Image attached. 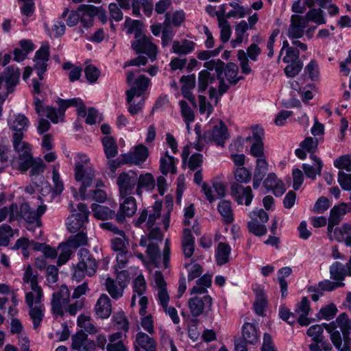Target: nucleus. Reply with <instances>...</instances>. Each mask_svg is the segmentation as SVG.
Returning <instances> with one entry per match:
<instances>
[{"label":"nucleus","mask_w":351,"mask_h":351,"mask_svg":"<svg viewBox=\"0 0 351 351\" xmlns=\"http://www.w3.org/2000/svg\"><path fill=\"white\" fill-rule=\"evenodd\" d=\"M78 256L80 261L77 265L80 271L77 272L84 271L88 276L94 275L97 269V263L90 252L85 248H81Z\"/></svg>","instance_id":"16"},{"label":"nucleus","mask_w":351,"mask_h":351,"mask_svg":"<svg viewBox=\"0 0 351 351\" xmlns=\"http://www.w3.org/2000/svg\"><path fill=\"white\" fill-rule=\"evenodd\" d=\"M91 208L94 216L98 219L106 220L112 219L117 215H115L114 211L112 210L107 206L93 204L91 205Z\"/></svg>","instance_id":"44"},{"label":"nucleus","mask_w":351,"mask_h":351,"mask_svg":"<svg viewBox=\"0 0 351 351\" xmlns=\"http://www.w3.org/2000/svg\"><path fill=\"white\" fill-rule=\"evenodd\" d=\"M43 296H34L32 293H26L25 302L28 306L29 315L32 320L34 329L38 328L44 317L45 307L43 304Z\"/></svg>","instance_id":"6"},{"label":"nucleus","mask_w":351,"mask_h":351,"mask_svg":"<svg viewBox=\"0 0 351 351\" xmlns=\"http://www.w3.org/2000/svg\"><path fill=\"white\" fill-rule=\"evenodd\" d=\"M212 283L211 276L204 274L196 281V285L191 289V293H204Z\"/></svg>","instance_id":"47"},{"label":"nucleus","mask_w":351,"mask_h":351,"mask_svg":"<svg viewBox=\"0 0 351 351\" xmlns=\"http://www.w3.org/2000/svg\"><path fill=\"white\" fill-rule=\"evenodd\" d=\"M84 306V299L71 302L70 291L66 285H62L58 291L52 294L51 310L55 316L63 317L65 313L75 316Z\"/></svg>","instance_id":"2"},{"label":"nucleus","mask_w":351,"mask_h":351,"mask_svg":"<svg viewBox=\"0 0 351 351\" xmlns=\"http://www.w3.org/2000/svg\"><path fill=\"white\" fill-rule=\"evenodd\" d=\"M16 152L19 155L18 168L21 173H25L29 169H31V176H37L44 172L45 164L40 158L33 157L30 144H23V148Z\"/></svg>","instance_id":"3"},{"label":"nucleus","mask_w":351,"mask_h":351,"mask_svg":"<svg viewBox=\"0 0 351 351\" xmlns=\"http://www.w3.org/2000/svg\"><path fill=\"white\" fill-rule=\"evenodd\" d=\"M351 210L349 204L341 203L337 206H335L330 212V218L338 220V222L342 220L343 217Z\"/></svg>","instance_id":"50"},{"label":"nucleus","mask_w":351,"mask_h":351,"mask_svg":"<svg viewBox=\"0 0 351 351\" xmlns=\"http://www.w3.org/2000/svg\"><path fill=\"white\" fill-rule=\"evenodd\" d=\"M23 280L24 283L29 284L34 296H43V289L38 282V272L34 271L30 265H28L24 272Z\"/></svg>","instance_id":"23"},{"label":"nucleus","mask_w":351,"mask_h":351,"mask_svg":"<svg viewBox=\"0 0 351 351\" xmlns=\"http://www.w3.org/2000/svg\"><path fill=\"white\" fill-rule=\"evenodd\" d=\"M330 276L331 279L337 282H342L348 276V269L346 267V265H344L338 261L335 262L330 267Z\"/></svg>","instance_id":"36"},{"label":"nucleus","mask_w":351,"mask_h":351,"mask_svg":"<svg viewBox=\"0 0 351 351\" xmlns=\"http://www.w3.org/2000/svg\"><path fill=\"white\" fill-rule=\"evenodd\" d=\"M135 40L132 42L131 47L136 53H145L153 62L156 59L157 46L152 43V37L147 36L141 29L134 31Z\"/></svg>","instance_id":"4"},{"label":"nucleus","mask_w":351,"mask_h":351,"mask_svg":"<svg viewBox=\"0 0 351 351\" xmlns=\"http://www.w3.org/2000/svg\"><path fill=\"white\" fill-rule=\"evenodd\" d=\"M123 200L120 203L119 211L116 215V220L119 223H123L125 217H132L136 213L137 207L134 197H121Z\"/></svg>","instance_id":"20"},{"label":"nucleus","mask_w":351,"mask_h":351,"mask_svg":"<svg viewBox=\"0 0 351 351\" xmlns=\"http://www.w3.org/2000/svg\"><path fill=\"white\" fill-rule=\"evenodd\" d=\"M179 160L171 156L169 152L167 151L160 158V171L164 176L168 173L174 175L177 173L176 165Z\"/></svg>","instance_id":"26"},{"label":"nucleus","mask_w":351,"mask_h":351,"mask_svg":"<svg viewBox=\"0 0 351 351\" xmlns=\"http://www.w3.org/2000/svg\"><path fill=\"white\" fill-rule=\"evenodd\" d=\"M252 134L245 138L247 143L250 144V154L256 158L264 156L265 131L262 127L254 125L251 128Z\"/></svg>","instance_id":"10"},{"label":"nucleus","mask_w":351,"mask_h":351,"mask_svg":"<svg viewBox=\"0 0 351 351\" xmlns=\"http://www.w3.org/2000/svg\"><path fill=\"white\" fill-rule=\"evenodd\" d=\"M179 105L181 108V114L189 128L190 123L194 121L195 120L194 112L186 101H180Z\"/></svg>","instance_id":"55"},{"label":"nucleus","mask_w":351,"mask_h":351,"mask_svg":"<svg viewBox=\"0 0 351 351\" xmlns=\"http://www.w3.org/2000/svg\"><path fill=\"white\" fill-rule=\"evenodd\" d=\"M97 7L92 5H81L78 8L80 19L82 25L86 28L93 25L94 18L96 16Z\"/></svg>","instance_id":"25"},{"label":"nucleus","mask_w":351,"mask_h":351,"mask_svg":"<svg viewBox=\"0 0 351 351\" xmlns=\"http://www.w3.org/2000/svg\"><path fill=\"white\" fill-rule=\"evenodd\" d=\"M29 125L28 119L21 114L16 116L14 120L10 124V128L14 131L12 134V144L15 151L23 148V144H29L23 141L24 138V132L27 130Z\"/></svg>","instance_id":"8"},{"label":"nucleus","mask_w":351,"mask_h":351,"mask_svg":"<svg viewBox=\"0 0 351 351\" xmlns=\"http://www.w3.org/2000/svg\"><path fill=\"white\" fill-rule=\"evenodd\" d=\"M229 137L228 128L221 121L218 125L209 127L203 134L204 143H215L217 146L223 147L225 141Z\"/></svg>","instance_id":"12"},{"label":"nucleus","mask_w":351,"mask_h":351,"mask_svg":"<svg viewBox=\"0 0 351 351\" xmlns=\"http://www.w3.org/2000/svg\"><path fill=\"white\" fill-rule=\"evenodd\" d=\"M136 343L146 351H156V350L157 343L154 339L143 332L136 334Z\"/></svg>","instance_id":"37"},{"label":"nucleus","mask_w":351,"mask_h":351,"mask_svg":"<svg viewBox=\"0 0 351 351\" xmlns=\"http://www.w3.org/2000/svg\"><path fill=\"white\" fill-rule=\"evenodd\" d=\"M212 304V298L208 295L202 297L196 296L190 298L188 302L190 312L193 317H198L203 313L209 311Z\"/></svg>","instance_id":"15"},{"label":"nucleus","mask_w":351,"mask_h":351,"mask_svg":"<svg viewBox=\"0 0 351 351\" xmlns=\"http://www.w3.org/2000/svg\"><path fill=\"white\" fill-rule=\"evenodd\" d=\"M300 146L311 154H315L317 149L318 140L316 138L306 137L300 143Z\"/></svg>","instance_id":"63"},{"label":"nucleus","mask_w":351,"mask_h":351,"mask_svg":"<svg viewBox=\"0 0 351 351\" xmlns=\"http://www.w3.org/2000/svg\"><path fill=\"white\" fill-rule=\"evenodd\" d=\"M69 209L73 213L67 218V228L70 232L75 233L80 230L84 224L88 221L90 213L87 206L84 203L77 204V210L75 209L73 204L70 203Z\"/></svg>","instance_id":"5"},{"label":"nucleus","mask_w":351,"mask_h":351,"mask_svg":"<svg viewBox=\"0 0 351 351\" xmlns=\"http://www.w3.org/2000/svg\"><path fill=\"white\" fill-rule=\"evenodd\" d=\"M310 158L313 161V165L304 164L302 167L306 176H320L323 162L315 154H311Z\"/></svg>","instance_id":"41"},{"label":"nucleus","mask_w":351,"mask_h":351,"mask_svg":"<svg viewBox=\"0 0 351 351\" xmlns=\"http://www.w3.org/2000/svg\"><path fill=\"white\" fill-rule=\"evenodd\" d=\"M163 28L162 30V47H166L169 45V43L173 38L174 33L170 27V13L167 12L165 14V19L163 23Z\"/></svg>","instance_id":"46"},{"label":"nucleus","mask_w":351,"mask_h":351,"mask_svg":"<svg viewBox=\"0 0 351 351\" xmlns=\"http://www.w3.org/2000/svg\"><path fill=\"white\" fill-rule=\"evenodd\" d=\"M80 102V98H72L70 99H63L58 98L56 103L58 106V114L60 117H64L66 110L71 106H75Z\"/></svg>","instance_id":"56"},{"label":"nucleus","mask_w":351,"mask_h":351,"mask_svg":"<svg viewBox=\"0 0 351 351\" xmlns=\"http://www.w3.org/2000/svg\"><path fill=\"white\" fill-rule=\"evenodd\" d=\"M263 186L267 192L272 191L276 197L282 196L286 191L285 184L278 177H267L263 181Z\"/></svg>","instance_id":"29"},{"label":"nucleus","mask_w":351,"mask_h":351,"mask_svg":"<svg viewBox=\"0 0 351 351\" xmlns=\"http://www.w3.org/2000/svg\"><path fill=\"white\" fill-rule=\"evenodd\" d=\"M325 324L311 326L306 331V335L312 338L313 343L308 347L311 351H330L332 348L330 342L325 340L323 335Z\"/></svg>","instance_id":"7"},{"label":"nucleus","mask_w":351,"mask_h":351,"mask_svg":"<svg viewBox=\"0 0 351 351\" xmlns=\"http://www.w3.org/2000/svg\"><path fill=\"white\" fill-rule=\"evenodd\" d=\"M203 155L199 153L192 154L186 161V168L191 173L194 172V176H202Z\"/></svg>","instance_id":"35"},{"label":"nucleus","mask_w":351,"mask_h":351,"mask_svg":"<svg viewBox=\"0 0 351 351\" xmlns=\"http://www.w3.org/2000/svg\"><path fill=\"white\" fill-rule=\"evenodd\" d=\"M88 239L86 234L83 232H79L75 235L71 236L65 243H62L61 246L68 247L69 249H76L79 247L87 244Z\"/></svg>","instance_id":"40"},{"label":"nucleus","mask_w":351,"mask_h":351,"mask_svg":"<svg viewBox=\"0 0 351 351\" xmlns=\"http://www.w3.org/2000/svg\"><path fill=\"white\" fill-rule=\"evenodd\" d=\"M299 58L300 51L297 48H288L287 51H285V56L282 58V61L288 64L284 69L287 76L293 77L301 71L303 63Z\"/></svg>","instance_id":"11"},{"label":"nucleus","mask_w":351,"mask_h":351,"mask_svg":"<svg viewBox=\"0 0 351 351\" xmlns=\"http://www.w3.org/2000/svg\"><path fill=\"white\" fill-rule=\"evenodd\" d=\"M231 195L238 204L242 205L244 202L246 206L250 205L254 197L250 186L244 187L237 182L231 185Z\"/></svg>","instance_id":"17"},{"label":"nucleus","mask_w":351,"mask_h":351,"mask_svg":"<svg viewBox=\"0 0 351 351\" xmlns=\"http://www.w3.org/2000/svg\"><path fill=\"white\" fill-rule=\"evenodd\" d=\"M138 184L136 187V193L141 196L143 191H152L156 186L154 177H137Z\"/></svg>","instance_id":"42"},{"label":"nucleus","mask_w":351,"mask_h":351,"mask_svg":"<svg viewBox=\"0 0 351 351\" xmlns=\"http://www.w3.org/2000/svg\"><path fill=\"white\" fill-rule=\"evenodd\" d=\"M310 309L309 300L306 297H303L295 311V313L298 315L297 321L301 326H308L310 324V320L307 317Z\"/></svg>","instance_id":"30"},{"label":"nucleus","mask_w":351,"mask_h":351,"mask_svg":"<svg viewBox=\"0 0 351 351\" xmlns=\"http://www.w3.org/2000/svg\"><path fill=\"white\" fill-rule=\"evenodd\" d=\"M106 289L111 297L115 300L122 297L123 289L117 282L112 278H107L106 282Z\"/></svg>","instance_id":"53"},{"label":"nucleus","mask_w":351,"mask_h":351,"mask_svg":"<svg viewBox=\"0 0 351 351\" xmlns=\"http://www.w3.org/2000/svg\"><path fill=\"white\" fill-rule=\"evenodd\" d=\"M149 79L144 75L139 76L135 81L134 86L126 92L127 103L132 101L134 97H141L147 89Z\"/></svg>","instance_id":"22"},{"label":"nucleus","mask_w":351,"mask_h":351,"mask_svg":"<svg viewBox=\"0 0 351 351\" xmlns=\"http://www.w3.org/2000/svg\"><path fill=\"white\" fill-rule=\"evenodd\" d=\"M220 31V40L223 43H227L231 36V28L229 22L222 16H218Z\"/></svg>","instance_id":"51"},{"label":"nucleus","mask_w":351,"mask_h":351,"mask_svg":"<svg viewBox=\"0 0 351 351\" xmlns=\"http://www.w3.org/2000/svg\"><path fill=\"white\" fill-rule=\"evenodd\" d=\"M17 211V205L14 204H12L8 208L3 207L0 208V223L4 221L8 215H9L10 218L9 221H12L14 220H18L17 215H15L14 212Z\"/></svg>","instance_id":"59"},{"label":"nucleus","mask_w":351,"mask_h":351,"mask_svg":"<svg viewBox=\"0 0 351 351\" xmlns=\"http://www.w3.org/2000/svg\"><path fill=\"white\" fill-rule=\"evenodd\" d=\"M123 335L120 332H116L108 337V343L106 348L107 351H128L123 339Z\"/></svg>","instance_id":"31"},{"label":"nucleus","mask_w":351,"mask_h":351,"mask_svg":"<svg viewBox=\"0 0 351 351\" xmlns=\"http://www.w3.org/2000/svg\"><path fill=\"white\" fill-rule=\"evenodd\" d=\"M148 156V148L141 143L134 147L133 151L122 154V160L128 164L139 165L145 162Z\"/></svg>","instance_id":"18"},{"label":"nucleus","mask_w":351,"mask_h":351,"mask_svg":"<svg viewBox=\"0 0 351 351\" xmlns=\"http://www.w3.org/2000/svg\"><path fill=\"white\" fill-rule=\"evenodd\" d=\"M95 170L86 154H78L75 158V176H94Z\"/></svg>","instance_id":"21"},{"label":"nucleus","mask_w":351,"mask_h":351,"mask_svg":"<svg viewBox=\"0 0 351 351\" xmlns=\"http://www.w3.org/2000/svg\"><path fill=\"white\" fill-rule=\"evenodd\" d=\"M334 239L337 242H344L347 246H351V224L345 223L341 227L335 228Z\"/></svg>","instance_id":"32"},{"label":"nucleus","mask_w":351,"mask_h":351,"mask_svg":"<svg viewBox=\"0 0 351 351\" xmlns=\"http://www.w3.org/2000/svg\"><path fill=\"white\" fill-rule=\"evenodd\" d=\"M13 230L8 224L0 226V246H8L10 243V239L13 237Z\"/></svg>","instance_id":"57"},{"label":"nucleus","mask_w":351,"mask_h":351,"mask_svg":"<svg viewBox=\"0 0 351 351\" xmlns=\"http://www.w3.org/2000/svg\"><path fill=\"white\" fill-rule=\"evenodd\" d=\"M80 184L79 192L83 199L87 198L86 189L93 184V177H75Z\"/></svg>","instance_id":"58"},{"label":"nucleus","mask_w":351,"mask_h":351,"mask_svg":"<svg viewBox=\"0 0 351 351\" xmlns=\"http://www.w3.org/2000/svg\"><path fill=\"white\" fill-rule=\"evenodd\" d=\"M84 73L87 81L90 84L96 82L100 76V71L93 64L85 67Z\"/></svg>","instance_id":"64"},{"label":"nucleus","mask_w":351,"mask_h":351,"mask_svg":"<svg viewBox=\"0 0 351 351\" xmlns=\"http://www.w3.org/2000/svg\"><path fill=\"white\" fill-rule=\"evenodd\" d=\"M71 348L77 351H95V342L89 339L83 330L77 332L71 337Z\"/></svg>","instance_id":"19"},{"label":"nucleus","mask_w":351,"mask_h":351,"mask_svg":"<svg viewBox=\"0 0 351 351\" xmlns=\"http://www.w3.org/2000/svg\"><path fill=\"white\" fill-rule=\"evenodd\" d=\"M112 320L117 330L128 332L130 328L129 321L123 311H119L114 314Z\"/></svg>","instance_id":"49"},{"label":"nucleus","mask_w":351,"mask_h":351,"mask_svg":"<svg viewBox=\"0 0 351 351\" xmlns=\"http://www.w3.org/2000/svg\"><path fill=\"white\" fill-rule=\"evenodd\" d=\"M326 331L330 335L334 346L339 351H351V321L346 313L340 314L335 321L324 324Z\"/></svg>","instance_id":"1"},{"label":"nucleus","mask_w":351,"mask_h":351,"mask_svg":"<svg viewBox=\"0 0 351 351\" xmlns=\"http://www.w3.org/2000/svg\"><path fill=\"white\" fill-rule=\"evenodd\" d=\"M239 72L238 66L233 62H228L226 65L225 76L230 84L236 85L240 80H243V76H237Z\"/></svg>","instance_id":"45"},{"label":"nucleus","mask_w":351,"mask_h":351,"mask_svg":"<svg viewBox=\"0 0 351 351\" xmlns=\"http://www.w3.org/2000/svg\"><path fill=\"white\" fill-rule=\"evenodd\" d=\"M117 184L121 197H132V194L138 184L137 177H118Z\"/></svg>","instance_id":"24"},{"label":"nucleus","mask_w":351,"mask_h":351,"mask_svg":"<svg viewBox=\"0 0 351 351\" xmlns=\"http://www.w3.org/2000/svg\"><path fill=\"white\" fill-rule=\"evenodd\" d=\"M249 231L256 236H263L267 233L266 226L260 223L258 220L251 219L247 223Z\"/></svg>","instance_id":"60"},{"label":"nucleus","mask_w":351,"mask_h":351,"mask_svg":"<svg viewBox=\"0 0 351 351\" xmlns=\"http://www.w3.org/2000/svg\"><path fill=\"white\" fill-rule=\"evenodd\" d=\"M267 305V300L263 290L256 292V299L254 303L255 313L261 316L264 315L265 309Z\"/></svg>","instance_id":"54"},{"label":"nucleus","mask_w":351,"mask_h":351,"mask_svg":"<svg viewBox=\"0 0 351 351\" xmlns=\"http://www.w3.org/2000/svg\"><path fill=\"white\" fill-rule=\"evenodd\" d=\"M95 312L101 319H107L112 313V304L110 298L106 294H101L95 304Z\"/></svg>","instance_id":"27"},{"label":"nucleus","mask_w":351,"mask_h":351,"mask_svg":"<svg viewBox=\"0 0 351 351\" xmlns=\"http://www.w3.org/2000/svg\"><path fill=\"white\" fill-rule=\"evenodd\" d=\"M195 45V43L187 39H184L182 42L174 40L172 51L178 55H187L194 51Z\"/></svg>","instance_id":"34"},{"label":"nucleus","mask_w":351,"mask_h":351,"mask_svg":"<svg viewBox=\"0 0 351 351\" xmlns=\"http://www.w3.org/2000/svg\"><path fill=\"white\" fill-rule=\"evenodd\" d=\"M49 47L47 45H42L35 53L34 69L36 71L40 80L44 79V73L48 66L47 62L49 60Z\"/></svg>","instance_id":"14"},{"label":"nucleus","mask_w":351,"mask_h":351,"mask_svg":"<svg viewBox=\"0 0 351 351\" xmlns=\"http://www.w3.org/2000/svg\"><path fill=\"white\" fill-rule=\"evenodd\" d=\"M214 77L207 70H202L198 75V91L200 93L204 92L210 83L214 81Z\"/></svg>","instance_id":"52"},{"label":"nucleus","mask_w":351,"mask_h":351,"mask_svg":"<svg viewBox=\"0 0 351 351\" xmlns=\"http://www.w3.org/2000/svg\"><path fill=\"white\" fill-rule=\"evenodd\" d=\"M46 210V206H39L36 210L32 208L27 203H23L20 206L19 211L14 212L17 215L18 219H23L28 223L27 228L32 230V226L36 223L37 227L41 225L40 217Z\"/></svg>","instance_id":"9"},{"label":"nucleus","mask_w":351,"mask_h":351,"mask_svg":"<svg viewBox=\"0 0 351 351\" xmlns=\"http://www.w3.org/2000/svg\"><path fill=\"white\" fill-rule=\"evenodd\" d=\"M104 153L108 158H114L118 154L117 141L112 136H106L101 140Z\"/></svg>","instance_id":"43"},{"label":"nucleus","mask_w":351,"mask_h":351,"mask_svg":"<svg viewBox=\"0 0 351 351\" xmlns=\"http://www.w3.org/2000/svg\"><path fill=\"white\" fill-rule=\"evenodd\" d=\"M249 26L246 21H241L235 27V38L231 41L232 47H236L237 45L242 43L245 33L248 29Z\"/></svg>","instance_id":"48"},{"label":"nucleus","mask_w":351,"mask_h":351,"mask_svg":"<svg viewBox=\"0 0 351 351\" xmlns=\"http://www.w3.org/2000/svg\"><path fill=\"white\" fill-rule=\"evenodd\" d=\"M128 242L126 239L125 234L124 235L114 237L111 240V246L114 251L121 252L128 250Z\"/></svg>","instance_id":"62"},{"label":"nucleus","mask_w":351,"mask_h":351,"mask_svg":"<svg viewBox=\"0 0 351 351\" xmlns=\"http://www.w3.org/2000/svg\"><path fill=\"white\" fill-rule=\"evenodd\" d=\"M132 13L139 17L141 8H143L144 14L149 17L153 11L154 5L152 0H132Z\"/></svg>","instance_id":"33"},{"label":"nucleus","mask_w":351,"mask_h":351,"mask_svg":"<svg viewBox=\"0 0 351 351\" xmlns=\"http://www.w3.org/2000/svg\"><path fill=\"white\" fill-rule=\"evenodd\" d=\"M323 11L319 9H311L306 14L308 21H313L318 25L325 24L326 20L323 16Z\"/></svg>","instance_id":"61"},{"label":"nucleus","mask_w":351,"mask_h":351,"mask_svg":"<svg viewBox=\"0 0 351 351\" xmlns=\"http://www.w3.org/2000/svg\"><path fill=\"white\" fill-rule=\"evenodd\" d=\"M217 209L226 223L230 224L233 222V210L230 201L226 199L221 200L218 204Z\"/></svg>","instance_id":"39"},{"label":"nucleus","mask_w":351,"mask_h":351,"mask_svg":"<svg viewBox=\"0 0 351 351\" xmlns=\"http://www.w3.org/2000/svg\"><path fill=\"white\" fill-rule=\"evenodd\" d=\"M243 341L250 345H255L260 339V332L257 327L252 323L246 322L242 327Z\"/></svg>","instance_id":"28"},{"label":"nucleus","mask_w":351,"mask_h":351,"mask_svg":"<svg viewBox=\"0 0 351 351\" xmlns=\"http://www.w3.org/2000/svg\"><path fill=\"white\" fill-rule=\"evenodd\" d=\"M230 252L231 247L228 243L220 242L218 244L215 255L217 265L221 266L229 261Z\"/></svg>","instance_id":"38"},{"label":"nucleus","mask_w":351,"mask_h":351,"mask_svg":"<svg viewBox=\"0 0 351 351\" xmlns=\"http://www.w3.org/2000/svg\"><path fill=\"white\" fill-rule=\"evenodd\" d=\"M162 209L161 202L156 201L152 208V210H147L144 209L140 214V216L135 222V226L141 227V226L147 219L145 226L147 228H150L155 226L156 220L160 217V212Z\"/></svg>","instance_id":"13"}]
</instances>
